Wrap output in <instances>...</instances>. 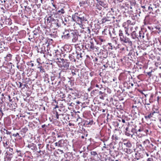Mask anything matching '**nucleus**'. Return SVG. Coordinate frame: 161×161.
I'll use <instances>...</instances> for the list:
<instances>
[{
	"instance_id": "f257e3e1",
	"label": "nucleus",
	"mask_w": 161,
	"mask_h": 161,
	"mask_svg": "<svg viewBox=\"0 0 161 161\" xmlns=\"http://www.w3.org/2000/svg\"><path fill=\"white\" fill-rule=\"evenodd\" d=\"M128 25L127 26L124 27V30L119 29V31L118 35L119 40L121 42L127 44L129 46L131 47L132 45V42L126 36V35L127 36L130 35V34L128 33Z\"/></svg>"
},
{
	"instance_id": "f03ea898",
	"label": "nucleus",
	"mask_w": 161,
	"mask_h": 161,
	"mask_svg": "<svg viewBox=\"0 0 161 161\" xmlns=\"http://www.w3.org/2000/svg\"><path fill=\"white\" fill-rule=\"evenodd\" d=\"M73 21L78 23L79 24L82 25L83 23L87 21L85 15L79 14L77 13H75L72 15Z\"/></svg>"
},
{
	"instance_id": "7ed1b4c3",
	"label": "nucleus",
	"mask_w": 161,
	"mask_h": 161,
	"mask_svg": "<svg viewBox=\"0 0 161 161\" xmlns=\"http://www.w3.org/2000/svg\"><path fill=\"white\" fill-rule=\"evenodd\" d=\"M48 45H46V44H39L38 49V52H40L41 53L46 54H49V53L48 50Z\"/></svg>"
},
{
	"instance_id": "20e7f679",
	"label": "nucleus",
	"mask_w": 161,
	"mask_h": 161,
	"mask_svg": "<svg viewBox=\"0 0 161 161\" xmlns=\"http://www.w3.org/2000/svg\"><path fill=\"white\" fill-rule=\"evenodd\" d=\"M114 17L113 15L110 12H108L106 15V17L103 18L101 20V23L103 24L107 23V24L110 23V22L113 21Z\"/></svg>"
},
{
	"instance_id": "39448f33",
	"label": "nucleus",
	"mask_w": 161,
	"mask_h": 161,
	"mask_svg": "<svg viewBox=\"0 0 161 161\" xmlns=\"http://www.w3.org/2000/svg\"><path fill=\"white\" fill-rule=\"evenodd\" d=\"M61 62H60L61 65V69L62 71L64 72L68 70L69 68V62L67 61L66 60L63 59H61Z\"/></svg>"
},
{
	"instance_id": "423d86ee",
	"label": "nucleus",
	"mask_w": 161,
	"mask_h": 161,
	"mask_svg": "<svg viewBox=\"0 0 161 161\" xmlns=\"http://www.w3.org/2000/svg\"><path fill=\"white\" fill-rule=\"evenodd\" d=\"M68 57L70 61L72 62H75L76 59H77V52H76L75 53H73L71 54H69Z\"/></svg>"
},
{
	"instance_id": "0eeeda50",
	"label": "nucleus",
	"mask_w": 161,
	"mask_h": 161,
	"mask_svg": "<svg viewBox=\"0 0 161 161\" xmlns=\"http://www.w3.org/2000/svg\"><path fill=\"white\" fill-rule=\"evenodd\" d=\"M78 36L76 33L75 31L72 32L70 35V38H72V41L73 42H75L78 39Z\"/></svg>"
},
{
	"instance_id": "6e6552de",
	"label": "nucleus",
	"mask_w": 161,
	"mask_h": 161,
	"mask_svg": "<svg viewBox=\"0 0 161 161\" xmlns=\"http://www.w3.org/2000/svg\"><path fill=\"white\" fill-rule=\"evenodd\" d=\"M66 143V140L63 139L60 140L58 142H56L55 144L56 146L59 147H63L64 146Z\"/></svg>"
},
{
	"instance_id": "1a4fd4ad",
	"label": "nucleus",
	"mask_w": 161,
	"mask_h": 161,
	"mask_svg": "<svg viewBox=\"0 0 161 161\" xmlns=\"http://www.w3.org/2000/svg\"><path fill=\"white\" fill-rule=\"evenodd\" d=\"M142 143L144 146H149L150 147H152L154 149L156 148V147L154 146L152 143H150V141L147 139H146Z\"/></svg>"
},
{
	"instance_id": "9d476101",
	"label": "nucleus",
	"mask_w": 161,
	"mask_h": 161,
	"mask_svg": "<svg viewBox=\"0 0 161 161\" xmlns=\"http://www.w3.org/2000/svg\"><path fill=\"white\" fill-rule=\"evenodd\" d=\"M120 132L119 130H115L114 131V134L113 135L112 139L113 140H117L119 138V134Z\"/></svg>"
},
{
	"instance_id": "9b49d317",
	"label": "nucleus",
	"mask_w": 161,
	"mask_h": 161,
	"mask_svg": "<svg viewBox=\"0 0 161 161\" xmlns=\"http://www.w3.org/2000/svg\"><path fill=\"white\" fill-rule=\"evenodd\" d=\"M72 34V32H69L68 31H65L64 33V36H63L64 38L69 39L70 38V35Z\"/></svg>"
},
{
	"instance_id": "f8f14e48",
	"label": "nucleus",
	"mask_w": 161,
	"mask_h": 161,
	"mask_svg": "<svg viewBox=\"0 0 161 161\" xmlns=\"http://www.w3.org/2000/svg\"><path fill=\"white\" fill-rule=\"evenodd\" d=\"M27 147L31 150L36 151L37 150V148L36 146V145L32 143H30L29 144Z\"/></svg>"
},
{
	"instance_id": "ddd939ff",
	"label": "nucleus",
	"mask_w": 161,
	"mask_h": 161,
	"mask_svg": "<svg viewBox=\"0 0 161 161\" xmlns=\"http://www.w3.org/2000/svg\"><path fill=\"white\" fill-rule=\"evenodd\" d=\"M138 39H142L143 40H145V34L142 31H139V35H138Z\"/></svg>"
},
{
	"instance_id": "4468645a",
	"label": "nucleus",
	"mask_w": 161,
	"mask_h": 161,
	"mask_svg": "<svg viewBox=\"0 0 161 161\" xmlns=\"http://www.w3.org/2000/svg\"><path fill=\"white\" fill-rule=\"evenodd\" d=\"M152 113L153 114V117L155 119L158 117L159 116H160V114H159V111L158 110H156V111L153 110L152 111Z\"/></svg>"
},
{
	"instance_id": "2eb2a0df",
	"label": "nucleus",
	"mask_w": 161,
	"mask_h": 161,
	"mask_svg": "<svg viewBox=\"0 0 161 161\" xmlns=\"http://www.w3.org/2000/svg\"><path fill=\"white\" fill-rule=\"evenodd\" d=\"M85 47L88 49H92V50H94L95 48L94 46V44L91 42L86 45Z\"/></svg>"
},
{
	"instance_id": "dca6fc26",
	"label": "nucleus",
	"mask_w": 161,
	"mask_h": 161,
	"mask_svg": "<svg viewBox=\"0 0 161 161\" xmlns=\"http://www.w3.org/2000/svg\"><path fill=\"white\" fill-rule=\"evenodd\" d=\"M1 132L3 135L6 134L7 135H10L11 134V132L8 131L5 128H2L1 130Z\"/></svg>"
},
{
	"instance_id": "f3484780",
	"label": "nucleus",
	"mask_w": 161,
	"mask_h": 161,
	"mask_svg": "<svg viewBox=\"0 0 161 161\" xmlns=\"http://www.w3.org/2000/svg\"><path fill=\"white\" fill-rule=\"evenodd\" d=\"M12 57V55L9 53L6 56L4 57V60L7 61H9L11 60Z\"/></svg>"
},
{
	"instance_id": "a211bd4d",
	"label": "nucleus",
	"mask_w": 161,
	"mask_h": 161,
	"mask_svg": "<svg viewBox=\"0 0 161 161\" xmlns=\"http://www.w3.org/2000/svg\"><path fill=\"white\" fill-rule=\"evenodd\" d=\"M131 36L132 38L133 39H138V35L136 34L135 31H133L131 33Z\"/></svg>"
},
{
	"instance_id": "6ab92c4d",
	"label": "nucleus",
	"mask_w": 161,
	"mask_h": 161,
	"mask_svg": "<svg viewBox=\"0 0 161 161\" xmlns=\"http://www.w3.org/2000/svg\"><path fill=\"white\" fill-rule=\"evenodd\" d=\"M6 153L7 154L6 157L8 160H11V158L13 157L14 153H8V152H6Z\"/></svg>"
},
{
	"instance_id": "aec40b11",
	"label": "nucleus",
	"mask_w": 161,
	"mask_h": 161,
	"mask_svg": "<svg viewBox=\"0 0 161 161\" xmlns=\"http://www.w3.org/2000/svg\"><path fill=\"white\" fill-rule=\"evenodd\" d=\"M98 3H99V5L103 7L104 8H106L108 7L107 4L105 3L104 2L102 1H98Z\"/></svg>"
},
{
	"instance_id": "412c9836",
	"label": "nucleus",
	"mask_w": 161,
	"mask_h": 161,
	"mask_svg": "<svg viewBox=\"0 0 161 161\" xmlns=\"http://www.w3.org/2000/svg\"><path fill=\"white\" fill-rule=\"evenodd\" d=\"M153 114L152 113V111L149 114L147 115H145L144 118L147 120L153 117Z\"/></svg>"
},
{
	"instance_id": "4be33fe9",
	"label": "nucleus",
	"mask_w": 161,
	"mask_h": 161,
	"mask_svg": "<svg viewBox=\"0 0 161 161\" xmlns=\"http://www.w3.org/2000/svg\"><path fill=\"white\" fill-rule=\"evenodd\" d=\"M65 13V11L63 8H62L60 10H57V14L59 15H61Z\"/></svg>"
},
{
	"instance_id": "5701e85b",
	"label": "nucleus",
	"mask_w": 161,
	"mask_h": 161,
	"mask_svg": "<svg viewBox=\"0 0 161 161\" xmlns=\"http://www.w3.org/2000/svg\"><path fill=\"white\" fill-rule=\"evenodd\" d=\"M37 31H34L33 32L34 36L33 37L34 38H36L39 36V32Z\"/></svg>"
},
{
	"instance_id": "b1692460",
	"label": "nucleus",
	"mask_w": 161,
	"mask_h": 161,
	"mask_svg": "<svg viewBox=\"0 0 161 161\" xmlns=\"http://www.w3.org/2000/svg\"><path fill=\"white\" fill-rule=\"evenodd\" d=\"M124 144L126 147H132V145L130 142L128 141L124 143Z\"/></svg>"
},
{
	"instance_id": "393cba45",
	"label": "nucleus",
	"mask_w": 161,
	"mask_h": 161,
	"mask_svg": "<svg viewBox=\"0 0 161 161\" xmlns=\"http://www.w3.org/2000/svg\"><path fill=\"white\" fill-rule=\"evenodd\" d=\"M3 143L4 147L6 148H8V147H9V141H6L5 140H4V141H3Z\"/></svg>"
},
{
	"instance_id": "a878e982",
	"label": "nucleus",
	"mask_w": 161,
	"mask_h": 161,
	"mask_svg": "<svg viewBox=\"0 0 161 161\" xmlns=\"http://www.w3.org/2000/svg\"><path fill=\"white\" fill-rule=\"evenodd\" d=\"M129 133H131V135L130 136L131 137H132V135H134L135 133H136V134H137V131H136V130L134 128H132L130 131H129Z\"/></svg>"
},
{
	"instance_id": "bb28decb",
	"label": "nucleus",
	"mask_w": 161,
	"mask_h": 161,
	"mask_svg": "<svg viewBox=\"0 0 161 161\" xmlns=\"http://www.w3.org/2000/svg\"><path fill=\"white\" fill-rule=\"evenodd\" d=\"M82 53H79L78 52H77V59L78 60H81V59L83 57Z\"/></svg>"
},
{
	"instance_id": "cd10ccee",
	"label": "nucleus",
	"mask_w": 161,
	"mask_h": 161,
	"mask_svg": "<svg viewBox=\"0 0 161 161\" xmlns=\"http://www.w3.org/2000/svg\"><path fill=\"white\" fill-rule=\"evenodd\" d=\"M126 131L125 133V135L127 136H130V135H131V133H129L128 130V127H127L126 129Z\"/></svg>"
},
{
	"instance_id": "c85d7f7f",
	"label": "nucleus",
	"mask_w": 161,
	"mask_h": 161,
	"mask_svg": "<svg viewBox=\"0 0 161 161\" xmlns=\"http://www.w3.org/2000/svg\"><path fill=\"white\" fill-rule=\"evenodd\" d=\"M39 69V71L41 73L45 72V69H44L43 67L42 66L40 67H38L37 68Z\"/></svg>"
},
{
	"instance_id": "c756f323",
	"label": "nucleus",
	"mask_w": 161,
	"mask_h": 161,
	"mask_svg": "<svg viewBox=\"0 0 161 161\" xmlns=\"http://www.w3.org/2000/svg\"><path fill=\"white\" fill-rule=\"evenodd\" d=\"M6 149H8L7 151L6 152H8V153H14L13 152V149L12 148H11L10 147H8V148H7Z\"/></svg>"
},
{
	"instance_id": "7c9ffc66",
	"label": "nucleus",
	"mask_w": 161,
	"mask_h": 161,
	"mask_svg": "<svg viewBox=\"0 0 161 161\" xmlns=\"http://www.w3.org/2000/svg\"><path fill=\"white\" fill-rule=\"evenodd\" d=\"M20 57H19V56L16 57L15 59L17 61V63H16L17 64H19V63L20 61Z\"/></svg>"
},
{
	"instance_id": "2f4dec72",
	"label": "nucleus",
	"mask_w": 161,
	"mask_h": 161,
	"mask_svg": "<svg viewBox=\"0 0 161 161\" xmlns=\"http://www.w3.org/2000/svg\"><path fill=\"white\" fill-rule=\"evenodd\" d=\"M91 154L93 156H95L96 155L97 156V154L96 152L92 151L91 152Z\"/></svg>"
},
{
	"instance_id": "473e14b6",
	"label": "nucleus",
	"mask_w": 161,
	"mask_h": 161,
	"mask_svg": "<svg viewBox=\"0 0 161 161\" xmlns=\"http://www.w3.org/2000/svg\"><path fill=\"white\" fill-rule=\"evenodd\" d=\"M53 19V18H52L51 17H48V18H47V22H48V23H50L51 21H52V20Z\"/></svg>"
},
{
	"instance_id": "72a5a7b5",
	"label": "nucleus",
	"mask_w": 161,
	"mask_h": 161,
	"mask_svg": "<svg viewBox=\"0 0 161 161\" xmlns=\"http://www.w3.org/2000/svg\"><path fill=\"white\" fill-rule=\"evenodd\" d=\"M96 86L99 88L100 90H102V89H104V88L101 85H98L97 84H96Z\"/></svg>"
},
{
	"instance_id": "f704fd0d",
	"label": "nucleus",
	"mask_w": 161,
	"mask_h": 161,
	"mask_svg": "<svg viewBox=\"0 0 161 161\" xmlns=\"http://www.w3.org/2000/svg\"><path fill=\"white\" fill-rule=\"evenodd\" d=\"M96 8L97 9H98L99 10H101L102 9V8L99 4H96Z\"/></svg>"
},
{
	"instance_id": "c9c22d12",
	"label": "nucleus",
	"mask_w": 161,
	"mask_h": 161,
	"mask_svg": "<svg viewBox=\"0 0 161 161\" xmlns=\"http://www.w3.org/2000/svg\"><path fill=\"white\" fill-rule=\"evenodd\" d=\"M22 132H23L24 133H26L28 130V129L27 127H25L24 128H23L22 129Z\"/></svg>"
},
{
	"instance_id": "e433bc0d",
	"label": "nucleus",
	"mask_w": 161,
	"mask_h": 161,
	"mask_svg": "<svg viewBox=\"0 0 161 161\" xmlns=\"http://www.w3.org/2000/svg\"><path fill=\"white\" fill-rule=\"evenodd\" d=\"M150 6L151 5L148 7V11H149V13H151L153 11V8L151 7Z\"/></svg>"
},
{
	"instance_id": "4c0bfd02",
	"label": "nucleus",
	"mask_w": 161,
	"mask_h": 161,
	"mask_svg": "<svg viewBox=\"0 0 161 161\" xmlns=\"http://www.w3.org/2000/svg\"><path fill=\"white\" fill-rule=\"evenodd\" d=\"M155 28L156 30H158L159 31H161V27L160 26H157L155 27Z\"/></svg>"
},
{
	"instance_id": "58836bf2",
	"label": "nucleus",
	"mask_w": 161,
	"mask_h": 161,
	"mask_svg": "<svg viewBox=\"0 0 161 161\" xmlns=\"http://www.w3.org/2000/svg\"><path fill=\"white\" fill-rule=\"evenodd\" d=\"M108 45H109L110 47L109 48L111 49H113V47L112 45V44L111 43H108Z\"/></svg>"
},
{
	"instance_id": "ea45409f",
	"label": "nucleus",
	"mask_w": 161,
	"mask_h": 161,
	"mask_svg": "<svg viewBox=\"0 0 161 161\" xmlns=\"http://www.w3.org/2000/svg\"><path fill=\"white\" fill-rule=\"evenodd\" d=\"M3 141H4V140H5L6 141H9L8 140V139H7V138L5 136H4L3 137Z\"/></svg>"
},
{
	"instance_id": "a19ab883",
	"label": "nucleus",
	"mask_w": 161,
	"mask_h": 161,
	"mask_svg": "<svg viewBox=\"0 0 161 161\" xmlns=\"http://www.w3.org/2000/svg\"><path fill=\"white\" fill-rule=\"evenodd\" d=\"M18 83L19 84V86L18 84H17V86H19L18 87L19 88H21L22 86V83L20 82H18Z\"/></svg>"
},
{
	"instance_id": "79ce46f5",
	"label": "nucleus",
	"mask_w": 161,
	"mask_h": 161,
	"mask_svg": "<svg viewBox=\"0 0 161 161\" xmlns=\"http://www.w3.org/2000/svg\"><path fill=\"white\" fill-rule=\"evenodd\" d=\"M16 151L18 153V156H21V151L19 150H17Z\"/></svg>"
},
{
	"instance_id": "37998d69",
	"label": "nucleus",
	"mask_w": 161,
	"mask_h": 161,
	"mask_svg": "<svg viewBox=\"0 0 161 161\" xmlns=\"http://www.w3.org/2000/svg\"><path fill=\"white\" fill-rule=\"evenodd\" d=\"M57 137L58 138H62L63 137V135H61L60 134H57Z\"/></svg>"
},
{
	"instance_id": "c03bdc74",
	"label": "nucleus",
	"mask_w": 161,
	"mask_h": 161,
	"mask_svg": "<svg viewBox=\"0 0 161 161\" xmlns=\"http://www.w3.org/2000/svg\"><path fill=\"white\" fill-rule=\"evenodd\" d=\"M144 131V129L143 128H140L138 130V132H142Z\"/></svg>"
},
{
	"instance_id": "a18cd8bd",
	"label": "nucleus",
	"mask_w": 161,
	"mask_h": 161,
	"mask_svg": "<svg viewBox=\"0 0 161 161\" xmlns=\"http://www.w3.org/2000/svg\"><path fill=\"white\" fill-rule=\"evenodd\" d=\"M147 161H153V158H148L147 159Z\"/></svg>"
},
{
	"instance_id": "49530a36",
	"label": "nucleus",
	"mask_w": 161,
	"mask_h": 161,
	"mask_svg": "<svg viewBox=\"0 0 161 161\" xmlns=\"http://www.w3.org/2000/svg\"><path fill=\"white\" fill-rule=\"evenodd\" d=\"M152 71L149 72L147 73V74L149 76V77H151L152 75L151 74Z\"/></svg>"
},
{
	"instance_id": "de8ad7c7",
	"label": "nucleus",
	"mask_w": 161,
	"mask_h": 161,
	"mask_svg": "<svg viewBox=\"0 0 161 161\" xmlns=\"http://www.w3.org/2000/svg\"><path fill=\"white\" fill-rule=\"evenodd\" d=\"M58 151L61 154L63 153H64V151L63 150H61L58 149Z\"/></svg>"
},
{
	"instance_id": "09e8293b",
	"label": "nucleus",
	"mask_w": 161,
	"mask_h": 161,
	"mask_svg": "<svg viewBox=\"0 0 161 161\" xmlns=\"http://www.w3.org/2000/svg\"><path fill=\"white\" fill-rule=\"evenodd\" d=\"M153 97V96L152 95L150 97V98L149 99V102H150V103H151L152 102V101H151V100L152 99V98Z\"/></svg>"
},
{
	"instance_id": "8fccbe9b",
	"label": "nucleus",
	"mask_w": 161,
	"mask_h": 161,
	"mask_svg": "<svg viewBox=\"0 0 161 161\" xmlns=\"http://www.w3.org/2000/svg\"><path fill=\"white\" fill-rule=\"evenodd\" d=\"M19 135V134L18 133H16L15 134H13V136H14V137H16L18 135Z\"/></svg>"
},
{
	"instance_id": "3c124183",
	"label": "nucleus",
	"mask_w": 161,
	"mask_h": 161,
	"mask_svg": "<svg viewBox=\"0 0 161 161\" xmlns=\"http://www.w3.org/2000/svg\"><path fill=\"white\" fill-rule=\"evenodd\" d=\"M99 40L101 42H103L105 41V40H104L103 39L101 38H99Z\"/></svg>"
},
{
	"instance_id": "603ef678",
	"label": "nucleus",
	"mask_w": 161,
	"mask_h": 161,
	"mask_svg": "<svg viewBox=\"0 0 161 161\" xmlns=\"http://www.w3.org/2000/svg\"><path fill=\"white\" fill-rule=\"evenodd\" d=\"M56 117L57 118V119H58V117H59V116H58V112H56Z\"/></svg>"
},
{
	"instance_id": "864d4df0",
	"label": "nucleus",
	"mask_w": 161,
	"mask_h": 161,
	"mask_svg": "<svg viewBox=\"0 0 161 161\" xmlns=\"http://www.w3.org/2000/svg\"><path fill=\"white\" fill-rule=\"evenodd\" d=\"M38 146H39V148L40 149L42 147V146H41V144H38Z\"/></svg>"
},
{
	"instance_id": "5fc2aeb1",
	"label": "nucleus",
	"mask_w": 161,
	"mask_h": 161,
	"mask_svg": "<svg viewBox=\"0 0 161 161\" xmlns=\"http://www.w3.org/2000/svg\"><path fill=\"white\" fill-rule=\"evenodd\" d=\"M21 63H20V64H24V61L23 60V59H22V60H21Z\"/></svg>"
},
{
	"instance_id": "6e6d98bb",
	"label": "nucleus",
	"mask_w": 161,
	"mask_h": 161,
	"mask_svg": "<svg viewBox=\"0 0 161 161\" xmlns=\"http://www.w3.org/2000/svg\"><path fill=\"white\" fill-rule=\"evenodd\" d=\"M53 3H54V2H52V4L53 6L55 8H56V5H55L53 4Z\"/></svg>"
},
{
	"instance_id": "4d7b16f0",
	"label": "nucleus",
	"mask_w": 161,
	"mask_h": 161,
	"mask_svg": "<svg viewBox=\"0 0 161 161\" xmlns=\"http://www.w3.org/2000/svg\"><path fill=\"white\" fill-rule=\"evenodd\" d=\"M87 32H88V33H90V29H89V27H88L87 28Z\"/></svg>"
},
{
	"instance_id": "13d9d810",
	"label": "nucleus",
	"mask_w": 161,
	"mask_h": 161,
	"mask_svg": "<svg viewBox=\"0 0 161 161\" xmlns=\"http://www.w3.org/2000/svg\"><path fill=\"white\" fill-rule=\"evenodd\" d=\"M108 161H114V159H112L111 158H109L108 159Z\"/></svg>"
},
{
	"instance_id": "bf43d9fd",
	"label": "nucleus",
	"mask_w": 161,
	"mask_h": 161,
	"mask_svg": "<svg viewBox=\"0 0 161 161\" xmlns=\"http://www.w3.org/2000/svg\"><path fill=\"white\" fill-rule=\"evenodd\" d=\"M103 93V92H102V91H100L99 92V95L102 94Z\"/></svg>"
},
{
	"instance_id": "052dcab7",
	"label": "nucleus",
	"mask_w": 161,
	"mask_h": 161,
	"mask_svg": "<svg viewBox=\"0 0 161 161\" xmlns=\"http://www.w3.org/2000/svg\"><path fill=\"white\" fill-rule=\"evenodd\" d=\"M121 120H122V121L123 123H125V120L124 119H121Z\"/></svg>"
},
{
	"instance_id": "680f3d73",
	"label": "nucleus",
	"mask_w": 161,
	"mask_h": 161,
	"mask_svg": "<svg viewBox=\"0 0 161 161\" xmlns=\"http://www.w3.org/2000/svg\"><path fill=\"white\" fill-rule=\"evenodd\" d=\"M131 21L130 20H128L127 21V23L128 24H128H130V23Z\"/></svg>"
},
{
	"instance_id": "e2e57ef3",
	"label": "nucleus",
	"mask_w": 161,
	"mask_h": 161,
	"mask_svg": "<svg viewBox=\"0 0 161 161\" xmlns=\"http://www.w3.org/2000/svg\"><path fill=\"white\" fill-rule=\"evenodd\" d=\"M72 74L73 75H76V74L75 72H73L72 71Z\"/></svg>"
},
{
	"instance_id": "0e129e2a",
	"label": "nucleus",
	"mask_w": 161,
	"mask_h": 161,
	"mask_svg": "<svg viewBox=\"0 0 161 161\" xmlns=\"http://www.w3.org/2000/svg\"><path fill=\"white\" fill-rule=\"evenodd\" d=\"M143 131L145 132L147 134V133L148 132V130H144V131Z\"/></svg>"
},
{
	"instance_id": "69168bd1",
	"label": "nucleus",
	"mask_w": 161,
	"mask_h": 161,
	"mask_svg": "<svg viewBox=\"0 0 161 161\" xmlns=\"http://www.w3.org/2000/svg\"><path fill=\"white\" fill-rule=\"evenodd\" d=\"M8 97L9 98V101L10 102H11V101H12V99H11V98H10V96H8Z\"/></svg>"
},
{
	"instance_id": "338daca9",
	"label": "nucleus",
	"mask_w": 161,
	"mask_h": 161,
	"mask_svg": "<svg viewBox=\"0 0 161 161\" xmlns=\"http://www.w3.org/2000/svg\"><path fill=\"white\" fill-rule=\"evenodd\" d=\"M46 126V125H42V128H44V127H45V126Z\"/></svg>"
},
{
	"instance_id": "774afa93",
	"label": "nucleus",
	"mask_w": 161,
	"mask_h": 161,
	"mask_svg": "<svg viewBox=\"0 0 161 161\" xmlns=\"http://www.w3.org/2000/svg\"><path fill=\"white\" fill-rule=\"evenodd\" d=\"M19 64H17V67L18 69H19L20 68V66L18 65Z\"/></svg>"
}]
</instances>
